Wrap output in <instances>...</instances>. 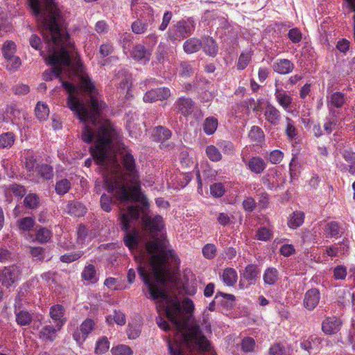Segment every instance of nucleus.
Instances as JSON below:
<instances>
[{"instance_id": "obj_1", "label": "nucleus", "mask_w": 355, "mask_h": 355, "mask_svg": "<svg viewBox=\"0 0 355 355\" xmlns=\"http://www.w3.org/2000/svg\"><path fill=\"white\" fill-rule=\"evenodd\" d=\"M80 85L89 95L90 110L75 96V86L71 83L62 81V87L69 93L67 107L80 121L85 123L82 131V139L86 143H90L96 139L94 146L90 147V150L97 164L104 169L106 189L113 193L121 203L139 201L140 186L133 156L125 149L121 152L123 165L126 170V173H123L116 156L113 155V141L117 137V132L110 122H102L98 119L100 111L105 104L99 103L95 96L96 89L88 77L82 76Z\"/></svg>"}, {"instance_id": "obj_2", "label": "nucleus", "mask_w": 355, "mask_h": 355, "mask_svg": "<svg viewBox=\"0 0 355 355\" xmlns=\"http://www.w3.org/2000/svg\"><path fill=\"white\" fill-rule=\"evenodd\" d=\"M146 250L150 255L148 260L144 251L135 258L138 263L139 275L147 286L150 297L154 300L160 298L166 302V315L177 331L175 343H168L170 354L183 355L184 347L191 352L209 351V342L192 319L194 309L192 300L186 298L181 304L177 297H170L164 289L171 275L167 270L168 262L177 263L179 261L175 252L168 250L166 242L159 239L148 241Z\"/></svg>"}, {"instance_id": "obj_3", "label": "nucleus", "mask_w": 355, "mask_h": 355, "mask_svg": "<svg viewBox=\"0 0 355 355\" xmlns=\"http://www.w3.org/2000/svg\"><path fill=\"white\" fill-rule=\"evenodd\" d=\"M32 12L37 18L38 24L48 47V55L45 58L52 71L43 73L45 80H51L53 73L59 77L62 71L71 69L73 73L83 72L82 63L73 51V46L66 32L64 20L55 0H27Z\"/></svg>"}, {"instance_id": "obj_4", "label": "nucleus", "mask_w": 355, "mask_h": 355, "mask_svg": "<svg viewBox=\"0 0 355 355\" xmlns=\"http://www.w3.org/2000/svg\"><path fill=\"white\" fill-rule=\"evenodd\" d=\"M119 220L121 228L125 232V245L130 250L137 249L139 243L138 232L133 228L130 230L131 224L139 217V210L137 206L129 205L127 209L120 208Z\"/></svg>"}, {"instance_id": "obj_5", "label": "nucleus", "mask_w": 355, "mask_h": 355, "mask_svg": "<svg viewBox=\"0 0 355 355\" xmlns=\"http://www.w3.org/2000/svg\"><path fill=\"white\" fill-rule=\"evenodd\" d=\"M195 28L193 21L181 20L169 28L168 37L171 41L181 40L189 36Z\"/></svg>"}, {"instance_id": "obj_6", "label": "nucleus", "mask_w": 355, "mask_h": 355, "mask_svg": "<svg viewBox=\"0 0 355 355\" xmlns=\"http://www.w3.org/2000/svg\"><path fill=\"white\" fill-rule=\"evenodd\" d=\"M155 21L152 8L147 7L141 18L135 20L131 26L132 31L135 34H142L146 32Z\"/></svg>"}, {"instance_id": "obj_7", "label": "nucleus", "mask_w": 355, "mask_h": 355, "mask_svg": "<svg viewBox=\"0 0 355 355\" xmlns=\"http://www.w3.org/2000/svg\"><path fill=\"white\" fill-rule=\"evenodd\" d=\"M21 273V267L19 265L5 267L0 274V282L3 286L9 288L19 279Z\"/></svg>"}, {"instance_id": "obj_8", "label": "nucleus", "mask_w": 355, "mask_h": 355, "mask_svg": "<svg viewBox=\"0 0 355 355\" xmlns=\"http://www.w3.org/2000/svg\"><path fill=\"white\" fill-rule=\"evenodd\" d=\"M96 322L91 318H87L80 324L79 329L73 334V338L80 345L84 343L88 335L94 329Z\"/></svg>"}, {"instance_id": "obj_9", "label": "nucleus", "mask_w": 355, "mask_h": 355, "mask_svg": "<svg viewBox=\"0 0 355 355\" xmlns=\"http://www.w3.org/2000/svg\"><path fill=\"white\" fill-rule=\"evenodd\" d=\"M171 96V91L167 87H160L147 92L144 96L146 103H153L157 101H164Z\"/></svg>"}, {"instance_id": "obj_10", "label": "nucleus", "mask_w": 355, "mask_h": 355, "mask_svg": "<svg viewBox=\"0 0 355 355\" xmlns=\"http://www.w3.org/2000/svg\"><path fill=\"white\" fill-rule=\"evenodd\" d=\"M275 99L278 104L286 111L291 110L293 98L291 96L287 94L286 91L277 87V84H275Z\"/></svg>"}, {"instance_id": "obj_11", "label": "nucleus", "mask_w": 355, "mask_h": 355, "mask_svg": "<svg viewBox=\"0 0 355 355\" xmlns=\"http://www.w3.org/2000/svg\"><path fill=\"white\" fill-rule=\"evenodd\" d=\"M343 322L337 317L326 318L322 324V329L326 334H334L338 332L342 327Z\"/></svg>"}, {"instance_id": "obj_12", "label": "nucleus", "mask_w": 355, "mask_h": 355, "mask_svg": "<svg viewBox=\"0 0 355 355\" xmlns=\"http://www.w3.org/2000/svg\"><path fill=\"white\" fill-rule=\"evenodd\" d=\"M141 220L145 229L150 232H159L164 226L163 220L160 216L154 217L144 216Z\"/></svg>"}, {"instance_id": "obj_13", "label": "nucleus", "mask_w": 355, "mask_h": 355, "mask_svg": "<svg viewBox=\"0 0 355 355\" xmlns=\"http://www.w3.org/2000/svg\"><path fill=\"white\" fill-rule=\"evenodd\" d=\"M61 322L54 325L49 324L44 325L39 333V336L44 340L53 341L56 338V334L62 328Z\"/></svg>"}, {"instance_id": "obj_14", "label": "nucleus", "mask_w": 355, "mask_h": 355, "mask_svg": "<svg viewBox=\"0 0 355 355\" xmlns=\"http://www.w3.org/2000/svg\"><path fill=\"white\" fill-rule=\"evenodd\" d=\"M320 299V292L317 288H312L306 291L304 298V306L309 310H313L319 303Z\"/></svg>"}, {"instance_id": "obj_15", "label": "nucleus", "mask_w": 355, "mask_h": 355, "mask_svg": "<svg viewBox=\"0 0 355 355\" xmlns=\"http://www.w3.org/2000/svg\"><path fill=\"white\" fill-rule=\"evenodd\" d=\"M171 132L169 129L163 127V126H157L153 130V137L156 141H162L161 148H166L170 147V148H173V144H164L163 141L168 140L171 137Z\"/></svg>"}, {"instance_id": "obj_16", "label": "nucleus", "mask_w": 355, "mask_h": 355, "mask_svg": "<svg viewBox=\"0 0 355 355\" xmlns=\"http://www.w3.org/2000/svg\"><path fill=\"white\" fill-rule=\"evenodd\" d=\"M24 166L27 171V175L33 180L34 173L36 168L37 158L34 153L31 150H27L24 153Z\"/></svg>"}, {"instance_id": "obj_17", "label": "nucleus", "mask_w": 355, "mask_h": 355, "mask_svg": "<svg viewBox=\"0 0 355 355\" xmlns=\"http://www.w3.org/2000/svg\"><path fill=\"white\" fill-rule=\"evenodd\" d=\"M151 55L150 50L146 49L142 44L135 45L131 52L132 58L137 61H142L144 62H148Z\"/></svg>"}, {"instance_id": "obj_18", "label": "nucleus", "mask_w": 355, "mask_h": 355, "mask_svg": "<svg viewBox=\"0 0 355 355\" xmlns=\"http://www.w3.org/2000/svg\"><path fill=\"white\" fill-rule=\"evenodd\" d=\"M178 111L184 116H188L193 112L194 103L189 98L182 97L175 102Z\"/></svg>"}, {"instance_id": "obj_19", "label": "nucleus", "mask_w": 355, "mask_h": 355, "mask_svg": "<svg viewBox=\"0 0 355 355\" xmlns=\"http://www.w3.org/2000/svg\"><path fill=\"white\" fill-rule=\"evenodd\" d=\"M264 116L266 120L273 125H278L281 119L279 110L271 104L266 105L264 111Z\"/></svg>"}, {"instance_id": "obj_20", "label": "nucleus", "mask_w": 355, "mask_h": 355, "mask_svg": "<svg viewBox=\"0 0 355 355\" xmlns=\"http://www.w3.org/2000/svg\"><path fill=\"white\" fill-rule=\"evenodd\" d=\"M64 313L65 309L63 306L55 304L51 307L49 314L55 324H59L61 322L62 327L66 322Z\"/></svg>"}, {"instance_id": "obj_21", "label": "nucleus", "mask_w": 355, "mask_h": 355, "mask_svg": "<svg viewBox=\"0 0 355 355\" xmlns=\"http://www.w3.org/2000/svg\"><path fill=\"white\" fill-rule=\"evenodd\" d=\"M273 70L280 74H287L291 73L293 69V64L287 59H281L274 63Z\"/></svg>"}, {"instance_id": "obj_22", "label": "nucleus", "mask_w": 355, "mask_h": 355, "mask_svg": "<svg viewBox=\"0 0 355 355\" xmlns=\"http://www.w3.org/2000/svg\"><path fill=\"white\" fill-rule=\"evenodd\" d=\"M247 166L252 172L257 174L262 173L266 167L264 160L259 157L251 158L248 161Z\"/></svg>"}, {"instance_id": "obj_23", "label": "nucleus", "mask_w": 355, "mask_h": 355, "mask_svg": "<svg viewBox=\"0 0 355 355\" xmlns=\"http://www.w3.org/2000/svg\"><path fill=\"white\" fill-rule=\"evenodd\" d=\"M345 95L340 92H336L327 96L328 106H333L337 108L341 107L345 103Z\"/></svg>"}, {"instance_id": "obj_24", "label": "nucleus", "mask_w": 355, "mask_h": 355, "mask_svg": "<svg viewBox=\"0 0 355 355\" xmlns=\"http://www.w3.org/2000/svg\"><path fill=\"white\" fill-rule=\"evenodd\" d=\"M342 228L339 223L336 221H331L326 224L324 228V233L326 237H336L343 233Z\"/></svg>"}, {"instance_id": "obj_25", "label": "nucleus", "mask_w": 355, "mask_h": 355, "mask_svg": "<svg viewBox=\"0 0 355 355\" xmlns=\"http://www.w3.org/2000/svg\"><path fill=\"white\" fill-rule=\"evenodd\" d=\"M67 209L69 214L77 217L83 216L87 211L85 207L79 202H69Z\"/></svg>"}, {"instance_id": "obj_26", "label": "nucleus", "mask_w": 355, "mask_h": 355, "mask_svg": "<svg viewBox=\"0 0 355 355\" xmlns=\"http://www.w3.org/2000/svg\"><path fill=\"white\" fill-rule=\"evenodd\" d=\"M37 176L43 180H50L53 178V168L46 164H37L35 168V171Z\"/></svg>"}, {"instance_id": "obj_27", "label": "nucleus", "mask_w": 355, "mask_h": 355, "mask_svg": "<svg viewBox=\"0 0 355 355\" xmlns=\"http://www.w3.org/2000/svg\"><path fill=\"white\" fill-rule=\"evenodd\" d=\"M15 316H16V322L20 326H27L29 325L32 321V315L31 314L25 310H21L17 311L15 308Z\"/></svg>"}, {"instance_id": "obj_28", "label": "nucleus", "mask_w": 355, "mask_h": 355, "mask_svg": "<svg viewBox=\"0 0 355 355\" xmlns=\"http://www.w3.org/2000/svg\"><path fill=\"white\" fill-rule=\"evenodd\" d=\"M259 274V270H258L257 266L250 264L246 266L243 276V278L250 282V284H254L258 277Z\"/></svg>"}, {"instance_id": "obj_29", "label": "nucleus", "mask_w": 355, "mask_h": 355, "mask_svg": "<svg viewBox=\"0 0 355 355\" xmlns=\"http://www.w3.org/2000/svg\"><path fill=\"white\" fill-rule=\"evenodd\" d=\"M183 47L187 53H193L201 49L202 43L198 39L191 38L184 42Z\"/></svg>"}, {"instance_id": "obj_30", "label": "nucleus", "mask_w": 355, "mask_h": 355, "mask_svg": "<svg viewBox=\"0 0 355 355\" xmlns=\"http://www.w3.org/2000/svg\"><path fill=\"white\" fill-rule=\"evenodd\" d=\"M222 279L227 286H233L237 281V273L232 268H227L224 270Z\"/></svg>"}, {"instance_id": "obj_31", "label": "nucleus", "mask_w": 355, "mask_h": 355, "mask_svg": "<svg viewBox=\"0 0 355 355\" xmlns=\"http://www.w3.org/2000/svg\"><path fill=\"white\" fill-rule=\"evenodd\" d=\"M304 214L302 211H295L290 216L288 220V225L292 229H296L304 222Z\"/></svg>"}, {"instance_id": "obj_32", "label": "nucleus", "mask_w": 355, "mask_h": 355, "mask_svg": "<svg viewBox=\"0 0 355 355\" xmlns=\"http://www.w3.org/2000/svg\"><path fill=\"white\" fill-rule=\"evenodd\" d=\"M278 279V271L275 268H268L263 275V281L268 285L275 284Z\"/></svg>"}, {"instance_id": "obj_33", "label": "nucleus", "mask_w": 355, "mask_h": 355, "mask_svg": "<svg viewBox=\"0 0 355 355\" xmlns=\"http://www.w3.org/2000/svg\"><path fill=\"white\" fill-rule=\"evenodd\" d=\"M24 206L28 209H36L40 204V198L36 193H28L24 198Z\"/></svg>"}, {"instance_id": "obj_34", "label": "nucleus", "mask_w": 355, "mask_h": 355, "mask_svg": "<svg viewBox=\"0 0 355 355\" xmlns=\"http://www.w3.org/2000/svg\"><path fill=\"white\" fill-rule=\"evenodd\" d=\"M218 127V120L214 117H208L203 124V130L207 135H213Z\"/></svg>"}, {"instance_id": "obj_35", "label": "nucleus", "mask_w": 355, "mask_h": 355, "mask_svg": "<svg viewBox=\"0 0 355 355\" xmlns=\"http://www.w3.org/2000/svg\"><path fill=\"white\" fill-rule=\"evenodd\" d=\"M81 277L85 280L96 282V271L94 266L92 264L86 266L81 273Z\"/></svg>"}, {"instance_id": "obj_36", "label": "nucleus", "mask_w": 355, "mask_h": 355, "mask_svg": "<svg viewBox=\"0 0 355 355\" xmlns=\"http://www.w3.org/2000/svg\"><path fill=\"white\" fill-rule=\"evenodd\" d=\"M35 112L37 118L40 121L46 120L49 114V109L47 105L40 102L37 103Z\"/></svg>"}, {"instance_id": "obj_37", "label": "nucleus", "mask_w": 355, "mask_h": 355, "mask_svg": "<svg viewBox=\"0 0 355 355\" xmlns=\"http://www.w3.org/2000/svg\"><path fill=\"white\" fill-rule=\"evenodd\" d=\"M110 348V343L107 338L105 336L99 338L96 343L95 347V353L96 354H105Z\"/></svg>"}, {"instance_id": "obj_38", "label": "nucleus", "mask_w": 355, "mask_h": 355, "mask_svg": "<svg viewBox=\"0 0 355 355\" xmlns=\"http://www.w3.org/2000/svg\"><path fill=\"white\" fill-rule=\"evenodd\" d=\"M16 52V45L12 41H6L3 43L2 46V53L5 58H10L11 56L15 55Z\"/></svg>"}, {"instance_id": "obj_39", "label": "nucleus", "mask_w": 355, "mask_h": 355, "mask_svg": "<svg viewBox=\"0 0 355 355\" xmlns=\"http://www.w3.org/2000/svg\"><path fill=\"white\" fill-rule=\"evenodd\" d=\"M15 141V135L12 132H6L0 135V148H10Z\"/></svg>"}, {"instance_id": "obj_40", "label": "nucleus", "mask_w": 355, "mask_h": 355, "mask_svg": "<svg viewBox=\"0 0 355 355\" xmlns=\"http://www.w3.org/2000/svg\"><path fill=\"white\" fill-rule=\"evenodd\" d=\"M249 137L251 140L257 143H261L264 140V133L263 130L258 126H252L250 132Z\"/></svg>"}, {"instance_id": "obj_41", "label": "nucleus", "mask_w": 355, "mask_h": 355, "mask_svg": "<svg viewBox=\"0 0 355 355\" xmlns=\"http://www.w3.org/2000/svg\"><path fill=\"white\" fill-rule=\"evenodd\" d=\"M206 154L212 162H219L222 159V155L219 150L213 145L208 146L206 148Z\"/></svg>"}, {"instance_id": "obj_42", "label": "nucleus", "mask_w": 355, "mask_h": 355, "mask_svg": "<svg viewBox=\"0 0 355 355\" xmlns=\"http://www.w3.org/2000/svg\"><path fill=\"white\" fill-rule=\"evenodd\" d=\"M84 254L83 251L78 250L62 255L60 260L63 263H69L79 259Z\"/></svg>"}, {"instance_id": "obj_43", "label": "nucleus", "mask_w": 355, "mask_h": 355, "mask_svg": "<svg viewBox=\"0 0 355 355\" xmlns=\"http://www.w3.org/2000/svg\"><path fill=\"white\" fill-rule=\"evenodd\" d=\"M71 188V183L67 179H62L57 182L55 191L59 195L67 193Z\"/></svg>"}, {"instance_id": "obj_44", "label": "nucleus", "mask_w": 355, "mask_h": 355, "mask_svg": "<svg viewBox=\"0 0 355 355\" xmlns=\"http://www.w3.org/2000/svg\"><path fill=\"white\" fill-rule=\"evenodd\" d=\"M205 52L211 56L216 55L218 51V46L212 38H207L203 47Z\"/></svg>"}, {"instance_id": "obj_45", "label": "nucleus", "mask_w": 355, "mask_h": 355, "mask_svg": "<svg viewBox=\"0 0 355 355\" xmlns=\"http://www.w3.org/2000/svg\"><path fill=\"white\" fill-rule=\"evenodd\" d=\"M51 236V232L45 227L40 228L36 233V239L40 243L49 241Z\"/></svg>"}, {"instance_id": "obj_46", "label": "nucleus", "mask_w": 355, "mask_h": 355, "mask_svg": "<svg viewBox=\"0 0 355 355\" xmlns=\"http://www.w3.org/2000/svg\"><path fill=\"white\" fill-rule=\"evenodd\" d=\"M35 225V221L31 217H25L18 220L19 228L23 231H29Z\"/></svg>"}, {"instance_id": "obj_47", "label": "nucleus", "mask_w": 355, "mask_h": 355, "mask_svg": "<svg viewBox=\"0 0 355 355\" xmlns=\"http://www.w3.org/2000/svg\"><path fill=\"white\" fill-rule=\"evenodd\" d=\"M113 355H132L131 348L125 345H120L113 347L111 350Z\"/></svg>"}, {"instance_id": "obj_48", "label": "nucleus", "mask_w": 355, "mask_h": 355, "mask_svg": "<svg viewBox=\"0 0 355 355\" xmlns=\"http://www.w3.org/2000/svg\"><path fill=\"white\" fill-rule=\"evenodd\" d=\"M250 60L251 54L250 52L242 53L239 58L237 69L239 70L244 69L249 64Z\"/></svg>"}, {"instance_id": "obj_49", "label": "nucleus", "mask_w": 355, "mask_h": 355, "mask_svg": "<svg viewBox=\"0 0 355 355\" xmlns=\"http://www.w3.org/2000/svg\"><path fill=\"white\" fill-rule=\"evenodd\" d=\"M320 343V338L316 335H313V336H310L308 338V340L302 343L301 347L304 349H305L306 351H309L310 349L313 348V345L319 344Z\"/></svg>"}, {"instance_id": "obj_50", "label": "nucleus", "mask_w": 355, "mask_h": 355, "mask_svg": "<svg viewBox=\"0 0 355 355\" xmlns=\"http://www.w3.org/2000/svg\"><path fill=\"white\" fill-rule=\"evenodd\" d=\"M286 136L290 139H293L295 137V136L297 134V130L295 127L294 126L293 121L290 118H286Z\"/></svg>"}, {"instance_id": "obj_51", "label": "nucleus", "mask_w": 355, "mask_h": 355, "mask_svg": "<svg viewBox=\"0 0 355 355\" xmlns=\"http://www.w3.org/2000/svg\"><path fill=\"white\" fill-rule=\"evenodd\" d=\"M6 60H7L6 68L10 71H15L21 65L20 58L17 56L13 55Z\"/></svg>"}, {"instance_id": "obj_52", "label": "nucleus", "mask_w": 355, "mask_h": 355, "mask_svg": "<svg viewBox=\"0 0 355 355\" xmlns=\"http://www.w3.org/2000/svg\"><path fill=\"white\" fill-rule=\"evenodd\" d=\"M203 256L209 259H213L216 254V247L214 244H207L202 248Z\"/></svg>"}, {"instance_id": "obj_53", "label": "nucleus", "mask_w": 355, "mask_h": 355, "mask_svg": "<svg viewBox=\"0 0 355 355\" xmlns=\"http://www.w3.org/2000/svg\"><path fill=\"white\" fill-rule=\"evenodd\" d=\"M30 252L35 260L43 261L45 258V250L42 247H31Z\"/></svg>"}, {"instance_id": "obj_54", "label": "nucleus", "mask_w": 355, "mask_h": 355, "mask_svg": "<svg viewBox=\"0 0 355 355\" xmlns=\"http://www.w3.org/2000/svg\"><path fill=\"white\" fill-rule=\"evenodd\" d=\"M112 198L106 196L105 194H103L101 197V208L109 212L112 209Z\"/></svg>"}, {"instance_id": "obj_55", "label": "nucleus", "mask_w": 355, "mask_h": 355, "mask_svg": "<svg viewBox=\"0 0 355 355\" xmlns=\"http://www.w3.org/2000/svg\"><path fill=\"white\" fill-rule=\"evenodd\" d=\"M347 276V268L343 266H338L334 269L335 279H344Z\"/></svg>"}, {"instance_id": "obj_56", "label": "nucleus", "mask_w": 355, "mask_h": 355, "mask_svg": "<svg viewBox=\"0 0 355 355\" xmlns=\"http://www.w3.org/2000/svg\"><path fill=\"white\" fill-rule=\"evenodd\" d=\"M210 192L214 197H220L224 194L225 190L221 183H216L210 187Z\"/></svg>"}, {"instance_id": "obj_57", "label": "nucleus", "mask_w": 355, "mask_h": 355, "mask_svg": "<svg viewBox=\"0 0 355 355\" xmlns=\"http://www.w3.org/2000/svg\"><path fill=\"white\" fill-rule=\"evenodd\" d=\"M10 190L15 196L20 198L23 197L26 193L24 187L17 184L10 185Z\"/></svg>"}, {"instance_id": "obj_58", "label": "nucleus", "mask_w": 355, "mask_h": 355, "mask_svg": "<svg viewBox=\"0 0 355 355\" xmlns=\"http://www.w3.org/2000/svg\"><path fill=\"white\" fill-rule=\"evenodd\" d=\"M257 237L259 240L266 241H268L271 239L272 234L268 229H267L266 227H262L257 230Z\"/></svg>"}, {"instance_id": "obj_59", "label": "nucleus", "mask_w": 355, "mask_h": 355, "mask_svg": "<svg viewBox=\"0 0 355 355\" xmlns=\"http://www.w3.org/2000/svg\"><path fill=\"white\" fill-rule=\"evenodd\" d=\"M193 73L191 65L187 62H183L180 64V74L182 76H189Z\"/></svg>"}, {"instance_id": "obj_60", "label": "nucleus", "mask_w": 355, "mask_h": 355, "mask_svg": "<svg viewBox=\"0 0 355 355\" xmlns=\"http://www.w3.org/2000/svg\"><path fill=\"white\" fill-rule=\"evenodd\" d=\"M12 90L17 95H25L30 91L29 87L25 84L16 85L12 88Z\"/></svg>"}, {"instance_id": "obj_61", "label": "nucleus", "mask_w": 355, "mask_h": 355, "mask_svg": "<svg viewBox=\"0 0 355 355\" xmlns=\"http://www.w3.org/2000/svg\"><path fill=\"white\" fill-rule=\"evenodd\" d=\"M255 342L252 338H244L241 343L243 350L246 352L252 351Z\"/></svg>"}, {"instance_id": "obj_62", "label": "nucleus", "mask_w": 355, "mask_h": 355, "mask_svg": "<svg viewBox=\"0 0 355 355\" xmlns=\"http://www.w3.org/2000/svg\"><path fill=\"white\" fill-rule=\"evenodd\" d=\"M13 254L6 248L0 247V261L6 262L13 260Z\"/></svg>"}, {"instance_id": "obj_63", "label": "nucleus", "mask_w": 355, "mask_h": 355, "mask_svg": "<svg viewBox=\"0 0 355 355\" xmlns=\"http://www.w3.org/2000/svg\"><path fill=\"white\" fill-rule=\"evenodd\" d=\"M289 39L294 43H298L302 39L301 32L297 28H293L288 32Z\"/></svg>"}, {"instance_id": "obj_64", "label": "nucleus", "mask_w": 355, "mask_h": 355, "mask_svg": "<svg viewBox=\"0 0 355 355\" xmlns=\"http://www.w3.org/2000/svg\"><path fill=\"white\" fill-rule=\"evenodd\" d=\"M282 158H283V153L280 150H275L272 151L270 153V157H269L270 162L272 164H275L279 163L282 160Z\"/></svg>"}]
</instances>
